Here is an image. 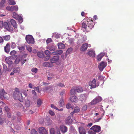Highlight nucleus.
<instances>
[{
  "label": "nucleus",
  "mask_w": 134,
  "mask_h": 134,
  "mask_svg": "<svg viewBox=\"0 0 134 134\" xmlns=\"http://www.w3.org/2000/svg\"><path fill=\"white\" fill-rule=\"evenodd\" d=\"M38 131L40 134H48L47 131L43 127H40L38 129Z\"/></svg>",
  "instance_id": "ddd939ff"
},
{
  "label": "nucleus",
  "mask_w": 134,
  "mask_h": 134,
  "mask_svg": "<svg viewBox=\"0 0 134 134\" xmlns=\"http://www.w3.org/2000/svg\"><path fill=\"white\" fill-rule=\"evenodd\" d=\"M60 130L63 133H64L66 132L67 130V127L65 126L62 125L60 126L59 127Z\"/></svg>",
  "instance_id": "dca6fc26"
},
{
  "label": "nucleus",
  "mask_w": 134,
  "mask_h": 134,
  "mask_svg": "<svg viewBox=\"0 0 134 134\" xmlns=\"http://www.w3.org/2000/svg\"><path fill=\"white\" fill-rule=\"evenodd\" d=\"M5 0H2L0 2V5L1 6H3L5 2Z\"/></svg>",
  "instance_id": "13d9d810"
},
{
  "label": "nucleus",
  "mask_w": 134,
  "mask_h": 134,
  "mask_svg": "<svg viewBox=\"0 0 134 134\" xmlns=\"http://www.w3.org/2000/svg\"><path fill=\"white\" fill-rule=\"evenodd\" d=\"M52 41V40L51 38H48L46 40V43L48 44L51 42Z\"/></svg>",
  "instance_id": "052dcab7"
},
{
  "label": "nucleus",
  "mask_w": 134,
  "mask_h": 134,
  "mask_svg": "<svg viewBox=\"0 0 134 134\" xmlns=\"http://www.w3.org/2000/svg\"><path fill=\"white\" fill-rule=\"evenodd\" d=\"M47 49L50 51H54L55 50L56 47L54 43H51L47 47Z\"/></svg>",
  "instance_id": "9d476101"
},
{
  "label": "nucleus",
  "mask_w": 134,
  "mask_h": 134,
  "mask_svg": "<svg viewBox=\"0 0 134 134\" xmlns=\"http://www.w3.org/2000/svg\"><path fill=\"white\" fill-rule=\"evenodd\" d=\"M88 47V44L85 43L83 44L81 46L80 48V50L81 51H85L86 50Z\"/></svg>",
  "instance_id": "a211bd4d"
},
{
  "label": "nucleus",
  "mask_w": 134,
  "mask_h": 134,
  "mask_svg": "<svg viewBox=\"0 0 134 134\" xmlns=\"http://www.w3.org/2000/svg\"><path fill=\"white\" fill-rule=\"evenodd\" d=\"M51 88L52 87L50 86L46 87L43 89V91L44 92H47L48 90L51 89Z\"/></svg>",
  "instance_id": "a19ab883"
},
{
  "label": "nucleus",
  "mask_w": 134,
  "mask_h": 134,
  "mask_svg": "<svg viewBox=\"0 0 134 134\" xmlns=\"http://www.w3.org/2000/svg\"><path fill=\"white\" fill-rule=\"evenodd\" d=\"M57 45L59 49H64L65 48L64 44L62 43H58Z\"/></svg>",
  "instance_id": "bb28decb"
},
{
  "label": "nucleus",
  "mask_w": 134,
  "mask_h": 134,
  "mask_svg": "<svg viewBox=\"0 0 134 134\" xmlns=\"http://www.w3.org/2000/svg\"><path fill=\"white\" fill-rule=\"evenodd\" d=\"M87 54L88 55L92 57H95L96 55L95 51L93 50L90 51Z\"/></svg>",
  "instance_id": "aec40b11"
},
{
  "label": "nucleus",
  "mask_w": 134,
  "mask_h": 134,
  "mask_svg": "<svg viewBox=\"0 0 134 134\" xmlns=\"http://www.w3.org/2000/svg\"><path fill=\"white\" fill-rule=\"evenodd\" d=\"M56 85L57 86H59L60 87H62L64 86V85L63 84L61 83H59L58 84H57Z\"/></svg>",
  "instance_id": "864d4df0"
},
{
  "label": "nucleus",
  "mask_w": 134,
  "mask_h": 134,
  "mask_svg": "<svg viewBox=\"0 0 134 134\" xmlns=\"http://www.w3.org/2000/svg\"><path fill=\"white\" fill-rule=\"evenodd\" d=\"M4 42L3 37L0 36V44H3Z\"/></svg>",
  "instance_id": "4d7b16f0"
},
{
  "label": "nucleus",
  "mask_w": 134,
  "mask_h": 134,
  "mask_svg": "<svg viewBox=\"0 0 134 134\" xmlns=\"http://www.w3.org/2000/svg\"><path fill=\"white\" fill-rule=\"evenodd\" d=\"M88 85L91 86V88H96L97 86L96 79H94L92 81H90L88 83Z\"/></svg>",
  "instance_id": "6e6552de"
},
{
  "label": "nucleus",
  "mask_w": 134,
  "mask_h": 134,
  "mask_svg": "<svg viewBox=\"0 0 134 134\" xmlns=\"http://www.w3.org/2000/svg\"><path fill=\"white\" fill-rule=\"evenodd\" d=\"M50 53V52L48 50H46L44 51L45 54L47 55H48Z\"/></svg>",
  "instance_id": "680f3d73"
},
{
  "label": "nucleus",
  "mask_w": 134,
  "mask_h": 134,
  "mask_svg": "<svg viewBox=\"0 0 134 134\" xmlns=\"http://www.w3.org/2000/svg\"><path fill=\"white\" fill-rule=\"evenodd\" d=\"M26 49L30 52H31L32 51V47L29 46L26 47Z\"/></svg>",
  "instance_id": "5fc2aeb1"
},
{
  "label": "nucleus",
  "mask_w": 134,
  "mask_h": 134,
  "mask_svg": "<svg viewBox=\"0 0 134 134\" xmlns=\"http://www.w3.org/2000/svg\"><path fill=\"white\" fill-rule=\"evenodd\" d=\"M92 125V123H89L88 125H86V126L88 127V128H89Z\"/></svg>",
  "instance_id": "338daca9"
},
{
  "label": "nucleus",
  "mask_w": 134,
  "mask_h": 134,
  "mask_svg": "<svg viewBox=\"0 0 134 134\" xmlns=\"http://www.w3.org/2000/svg\"><path fill=\"white\" fill-rule=\"evenodd\" d=\"M32 94H34L33 98H36L37 97L36 92L34 90H32Z\"/></svg>",
  "instance_id": "37998d69"
},
{
  "label": "nucleus",
  "mask_w": 134,
  "mask_h": 134,
  "mask_svg": "<svg viewBox=\"0 0 134 134\" xmlns=\"http://www.w3.org/2000/svg\"><path fill=\"white\" fill-rule=\"evenodd\" d=\"M3 26L4 28H5L6 29H7L8 31H13V28L10 27L7 23L6 22H4L3 24Z\"/></svg>",
  "instance_id": "9b49d317"
},
{
  "label": "nucleus",
  "mask_w": 134,
  "mask_h": 134,
  "mask_svg": "<svg viewBox=\"0 0 134 134\" xmlns=\"http://www.w3.org/2000/svg\"><path fill=\"white\" fill-rule=\"evenodd\" d=\"M7 92H5L4 89H0V98L1 100L7 99L8 97Z\"/></svg>",
  "instance_id": "f03ea898"
},
{
  "label": "nucleus",
  "mask_w": 134,
  "mask_h": 134,
  "mask_svg": "<svg viewBox=\"0 0 134 134\" xmlns=\"http://www.w3.org/2000/svg\"><path fill=\"white\" fill-rule=\"evenodd\" d=\"M0 105L2 107H4V109L5 111L7 113L9 112L10 110V109L6 105L4 102H0Z\"/></svg>",
  "instance_id": "f8f14e48"
},
{
  "label": "nucleus",
  "mask_w": 134,
  "mask_h": 134,
  "mask_svg": "<svg viewBox=\"0 0 134 134\" xmlns=\"http://www.w3.org/2000/svg\"><path fill=\"white\" fill-rule=\"evenodd\" d=\"M13 96L15 99H18L20 100L23 98L22 93L19 91V89L16 88H15Z\"/></svg>",
  "instance_id": "f257e3e1"
},
{
  "label": "nucleus",
  "mask_w": 134,
  "mask_h": 134,
  "mask_svg": "<svg viewBox=\"0 0 134 134\" xmlns=\"http://www.w3.org/2000/svg\"><path fill=\"white\" fill-rule=\"evenodd\" d=\"M106 63L103 62H102L100 64L99 66H98L100 71H102L103 69L106 66Z\"/></svg>",
  "instance_id": "4468645a"
},
{
  "label": "nucleus",
  "mask_w": 134,
  "mask_h": 134,
  "mask_svg": "<svg viewBox=\"0 0 134 134\" xmlns=\"http://www.w3.org/2000/svg\"><path fill=\"white\" fill-rule=\"evenodd\" d=\"M20 71V68L19 67H18L14 68L13 70V72L15 73H19Z\"/></svg>",
  "instance_id": "c85d7f7f"
},
{
  "label": "nucleus",
  "mask_w": 134,
  "mask_h": 134,
  "mask_svg": "<svg viewBox=\"0 0 134 134\" xmlns=\"http://www.w3.org/2000/svg\"><path fill=\"white\" fill-rule=\"evenodd\" d=\"M27 59H26L25 60H23L21 61V64L22 65H23L24 63L25 62L27 61Z\"/></svg>",
  "instance_id": "774afa93"
},
{
  "label": "nucleus",
  "mask_w": 134,
  "mask_h": 134,
  "mask_svg": "<svg viewBox=\"0 0 134 134\" xmlns=\"http://www.w3.org/2000/svg\"><path fill=\"white\" fill-rule=\"evenodd\" d=\"M51 106L52 108L55 109L56 110H58V109L53 104H51Z\"/></svg>",
  "instance_id": "0e129e2a"
},
{
  "label": "nucleus",
  "mask_w": 134,
  "mask_h": 134,
  "mask_svg": "<svg viewBox=\"0 0 134 134\" xmlns=\"http://www.w3.org/2000/svg\"><path fill=\"white\" fill-rule=\"evenodd\" d=\"M3 39L5 41H8L9 40L10 38V36L9 35H7L5 36H3Z\"/></svg>",
  "instance_id": "f704fd0d"
},
{
  "label": "nucleus",
  "mask_w": 134,
  "mask_h": 134,
  "mask_svg": "<svg viewBox=\"0 0 134 134\" xmlns=\"http://www.w3.org/2000/svg\"><path fill=\"white\" fill-rule=\"evenodd\" d=\"M31 70L32 72L36 73L38 69L36 68H33Z\"/></svg>",
  "instance_id": "8fccbe9b"
},
{
  "label": "nucleus",
  "mask_w": 134,
  "mask_h": 134,
  "mask_svg": "<svg viewBox=\"0 0 134 134\" xmlns=\"http://www.w3.org/2000/svg\"><path fill=\"white\" fill-rule=\"evenodd\" d=\"M86 97L84 95H81L80 96V99L81 101H83L86 99Z\"/></svg>",
  "instance_id": "ea45409f"
},
{
  "label": "nucleus",
  "mask_w": 134,
  "mask_h": 134,
  "mask_svg": "<svg viewBox=\"0 0 134 134\" xmlns=\"http://www.w3.org/2000/svg\"><path fill=\"white\" fill-rule=\"evenodd\" d=\"M50 134H55L54 129L53 128H51L50 130Z\"/></svg>",
  "instance_id": "49530a36"
},
{
  "label": "nucleus",
  "mask_w": 134,
  "mask_h": 134,
  "mask_svg": "<svg viewBox=\"0 0 134 134\" xmlns=\"http://www.w3.org/2000/svg\"><path fill=\"white\" fill-rule=\"evenodd\" d=\"M16 47V45L15 43L14 42H12L11 43V47L12 49H14Z\"/></svg>",
  "instance_id": "4c0bfd02"
},
{
  "label": "nucleus",
  "mask_w": 134,
  "mask_h": 134,
  "mask_svg": "<svg viewBox=\"0 0 134 134\" xmlns=\"http://www.w3.org/2000/svg\"><path fill=\"white\" fill-rule=\"evenodd\" d=\"M34 90H35L36 91H37L38 92H40L39 91V88L38 87H35L34 88Z\"/></svg>",
  "instance_id": "69168bd1"
},
{
  "label": "nucleus",
  "mask_w": 134,
  "mask_h": 134,
  "mask_svg": "<svg viewBox=\"0 0 134 134\" xmlns=\"http://www.w3.org/2000/svg\"><path fill=\"white\" fill-rule=\"evenodd\" d=\"M37 56L40 58H43L44 56V54L43 51H39L37 53Z\"/></svg>",
  "instance_id": "c756f323"
},
{
  "label": "nucleus",
  "mask_w": 134,
  "mask_h": 134,
  "mask_svg": "<svg viewBox=\"0 0 134 134\" xmlns=\"http://www.w3.org/2000/svg\"><path fill=\"white\" fill-rule=\"evenodd\" d=\"M70 100L73 102H77L78 100L77 97L75 96H72L70 98Z\"/></svg>",
  "instance_id": "412c9836"
},
{
  "label": "nucleus",
  "mask_w": 134,
  "mask_h": 134,
  "mask_svg": "<svg viewBox=\"0 0 134 134\" xmlns=\"http://www.w3.org/2000/svg\"><path fill=\"white\" fill-rule=\"evenodd\" d=\"M8 8H10V10L12 11H17L18 10V7L17 5H12L11 7H6V9Z\"/></svg>",
  "instance_id": "6ab92c4d"
},
{
  "label": "nucleus",
  "mask_w": 134,
  "mask_h": 134,
  "mask_svg": "<svg viewBox=\"0 0 134 134\" xmlns=\"http://www.w3.org/2000/svg\"><path fill=\"white\" fill-rule=\"evenodd\" d=\"M25 105L26 106L28 107L30 105V101L28 100H25Z\"/></svg>",
  "instance_id": "e433bc0d"
},
{
  "label": "nucleus",
  "mask_w": 134,
  "mask_h": 134,
  "mask_svg": "<svg viewBox=\"0 0 134 134\" xmlns=\"http://www.w3.org/2000/svg\"><path fill=\"white\" fill-rule=\"evenodd\" d=\"M75 89L76 92H81L83 91L82 88L81 87H75Z\"/></svg>",
  "instance_id": "7c9ffc66"
},
{
  "label": "nucleus",
  "mask_w": 134,
  "mask_h": 134,
  "mask_svg": "<svg viewBox=\"0 0 134 134\" xmlns=\"http://www.w3.org/2000/svg\"><path fill=\"white\" fill-rule=\"evenodd\" d=\"M42 101L40 99H39L37 100V104L38 107H40L42 104Z\"/></svg>",
  "instance_id": "58836bf2"
},
{
  "label": "nucleus",
  "mask_w": 134,
  "mask_h": 134,
  "mask_svg": "<svg viewBox=\"0 0 134 134\" xmlns=\"http://www.w3.org/2000/svg\"><path fill=\"white\" fill-rule=\"evenodd\" d=\"M10 22L11 24L13 25L14 29H15L16 30L17 29V26L16 25V23L15 20L13 19H11L10 20Z\"/></svg>",
  "instance_id": "393cba45"
},
{
  "label": "nucleus",
  "mask_w": 134,
  "mask_h": 134,
  "mask_svg": "<svg viewBox=\"0 0 134 134\" xmlns=\"http://www.w3.org/2000/svg\"><path fill=\"white\" fill-rule=\"evenodd\" d=\"M86 23L87 24L88 29H91L94 27V23L91 19L90 18L88 19L86 21Z\"/></svg>",
  "instance_id": "7ed1b4c3"
},
{
  "label": "nucleus",
  "mask_w": 134,
  "mask_h": 134,
  "mask_svg": "<svg viewBox=\"0 0 134 134\" xmlns=\"http://www.w3.org/2000/svg\"><path fill=\"white\" fill-rule=\"evenodd\" d=\"M82 26L83 28L86 29L87 28V24H86V21L85 23H83L82 24Z\"/></svg>",
  "instance_id": "c03bdc74"
},
{
  "label": "nucleus",
  "mask_w": 134,
  "mask_h": 134,
  "mask_svg": "<svg viewBox=\"0 0 134 134\" xmlns=\"http://www.w3.org/2000/svg\"><path fill=\"white\" fill-rule=\"evenodd\" d=\"M75 87H72L70 90V94L72 95H75L76 93Z\"/></svg>",
  "instance_id": "cd10ccee"
},
{
  "label": "nucleus",
  "mask_w": 134,
  "mask_h": 134,
  "mask_svg": "<svg viewBox=\"0 0 134 134\" xmlns=\"http://www.w3.org/2000/svg\"><path fill=\"white\" fill-rule=\"evenodd\" d=\"M16 52L15 51L13 50L10 52V54L11 55H14L16 54Z\"/></svg>",
  "instance_id": "603ef678"
},
{
  "label": "nucleus",
  "mask_w": 134,
  "mask_h": 134,
  "mask_svg": "<svg viewBox=\"0 0 134 134\" xmlns=\"http://www.w3.org/2000/svg\"><path fill=\"white\" fill-rule=\"evenodd\" d=\"M66 106L67 108L69 109L71 108L72 106L71 104L69 103H68L66 105Z\"/></svg>",
  "instance_id": "bf43d9fd"
},
{
  "label": "nucleus",
  "mask_w": 134,
  "mask_h": 134,
  "mask_svg": "<svg viewBox=\"0 0 134 134\" xmlns=\"http://www.w3.org/2000/svg\"><path fill=\"white\" fill-rule=\"evenodd\" d=\"M79 133L80 134H86L85 129L82 127L80 126L78 127Z\"/></svg>",
  "instance_id": "2eb2a0df"
},
{
  "label": "nucleus",
  "mask_w": 134,
  "mask_h": 134,
  "mask_svg": "<svg viewBox=\"0 0 134 134\" xmlns=\"http://www.w3.org/2000/svg\"><path fill=\"white\" fill-rule=\"evenodd\" d=\"M59 57L58 55H55L51 58L49 60L52 63H55L57 62L59 60Z\"/></svg>",
  "instance_id": "1a4fd4ad"
},
{
  "label": "nucleus",
  "mask_w": 134,
  "mask_h": 134,
  "mask_svg": "<svg viewBox=\"0 0 134 134\" xmlns=\"http://www.w3.org/2000/svg\"><path fill=\"white\" fill-rule=\"evenodd\" d=\"M21 59V58L20 57H17L15 60L14 62L15 64H18L20 61Z\"/></svg>",
  "instance_id": "c9c22d12"
},
{
  "label": "nucleus",
  "mask_w": 134,
  "mask_h": 134,
  "mask_svg": "<svg viewBox=\"0 0 134 134\" xmlns=\"http://www.w3.org/2000/svg\"><path fill=\"white\" fill-rule=\"evenodd\" d=\"M13 17L21 23L23 20V18L22 17L17 14L15 12L13 13Z\"/></svg>",
  "instance_id": "423d86ee"
},
{
  "label": "nucleus",
  "mask_w": 134,
  "mask_h": 134,
  "mask_svg": "<svg viewBox=\"0 0 134 134\" xmlns=\"http://www.w3.org/2000/svg\"><path fill=\"white\" fill-rule=\"evenodd\" d=\"M52 64L51 62H44L43 63L42 66L45 67H49L52 66Z\"/></svg>",
  "instance_id": "4be33fe9"
},
{
  "label": "nucleus",
  "mask_w": 134,
  "mask_h": 134,
  "mask_svg": "<svg viewBox=\"0 0 134 134\" xmlns=\"http://www.w3.org/2000/svg\"><path fill=\"white\" fill-rule=\"evenodd\" d=\"M10 5H15L16 4V2L14 0H10Z\"/></svg>",
  "instance_id": "6e6d98bb"
},
{
  "label": "nucleus",
  "mask_w": 134,
  "mask_h": 134,
  "mask_svg": "<svg viewBox=\"0 0 134 134\" xmlns=\"http://www.w3.org/2000/svg\"><path fill=\"white\" fill-rule=\"evenodd\" d=\"M87 109V106L86 105H85L82 108V110L85 111H86Z\"/></svg>",
  "instance_id": "e2e57ef3"
},
{
  "label": "nucleus",
  "mask_w": 134,
  "mask_h": 134,
  "mask_svg": "<svg viewBox=\"0 0 134 134\" xmlns=\"http://www.w3.org/2000/svg\"><path fill=\"white\" fill-rule=\"evenodd\" d=\"M49 113L50 115L52 116H53L55 115L54 113L52 110H49Z\"/></svg>",
  "instance_id": "3c124183"
},
{
  "label": "nucleus",
  "mask_w": 134,
  "mask_h": 134,
  "mask_svg": "<svg viewBox=\"0 0 134 134\" xmlns=\"http://www.w3.org/2000/svg\"><path fill=\"white\" fill-rule=\"evenodd\" d=\"M59 105L61 107H63L64 105V103L63 99L61 98L59 101Z\"/></svg>",
  "instance_id": "72a5a7b5"
},
{
  "label": "nucleus",
  "mask_w": 134,
  "mask_h": 134,
  "mask_svg": "<svg viewBox=\"0 0 134 134\" xmlns=\"http://www.w3.org/2000/svg\"><path fill=\"white\" fill-rule=\"evenodd\" d=\"M92 130L90 129L88 131V134H96V133L93 130Z\"/></svg>",
  "instance_id": "a18cd8bd"
},
{
  "label": "nucleus",
  "mask_w": 134,
  "mask_h": 134,
  "mask_svg": "<svg viewBox=\"0 0 134 134\" xmlns=\"http://www.w3.org/2000/svg\"><path fill=\"white\" fill-rule=\"evenodd\" d=\"M18 49L20 50H23L25 49V47L24 46H18Z\"/></svg>",
  "instance_id": "de8ad7c7"
},
{
  "label": "nucleus",
  "mask_w": 134,
  "mask_h": 134,
  "mask_svg": "<svg viewBox=\"0 0 134 134\" xmlns=\"http://www.w3.org/2000/svg\"><path fill=\"white\" fill-rule=\"evenodd\" d=\"M101 129V127L100 126L95 125L92 126L91 128L90 129L94 131L96 133L100 131Z\"/></svg>",
  "instance_id": "0eeeda50"
},
{
  "label": "nucleus",
  "mask_w": 134,
  "mask_h": 134,
  "mask_svg": "<svg viewBox=\"0 0 134 134\" xmlns=\"http://www.w3.org/2000/svg\"><path fill=\"white\" fill-rule=\"evenodd\" d=\"M63 51L61 50H58L57 51H55L54 52H53L52 53L54 55H61L63 53Z\"/></svg>",
  "instance_id": "a878e982"
},
{
  "label": "nucleus",
  "mask_w": 134,
  "mask_h": 134,
  "mask_svg": "<svg viewBox=\"0 0 134 134\" xmlns=\"http://www.w3.org/2000/svg\"><path fill=\"white\" fill-rule=\"evenodd\" d=\"M5 60L8 64L10 65L13 63V62L12 61L11 59L10 58H6L5 59Z\"/></svg>",
  "instance_id": "2f4dec72"
},
{
  "label": "nucleus",
  "mask_w": 134,
  "mask_h": 134,
  "mask_svg": "<svg viewBox=\"0 0 134 134\" xmlns=\"http://www.w3.org/2000/svg\"><path fill=\"white\" fill-rule=\"evenodd\" d=\"M72 51L73 49L71 47L68 48L66 52L65 55H66V57L67 56L68 54L71 53V52H72Z\"/></svg>",
  "instance_id": "473e14b6"
},
{
  "label": "nucleus",
  "mask_w": 134,
  "mask_h": 134,
  "mask_svg": "<svg viewBox=\"0 0 134 134\" xmlns=\"http://www.w3.org/2000/svg\"><path fill=\"white\" fill-rule=\"evenodd\" d=\"M104 54V53H102L98 55L97 57V60L99 61H100Z\"/></svg>",
  "instance_id": "b1692460"
},
{
  "label": "nucleus",
  "mask_w": 134,
  "mask_h": 134,
  "mask_svg": "<svg viewBox=\"0 0 134 134\" xmlns=\"http://www.w3.org/2000/svg\"><path fill=\"white\" fill-rule=\"evenodd\" d=\"M26 40L29 43L34 44V39L32 36L30 35H27L26 36Z\"/></svg>",
  "instance_id": "20e7f679"
},
{
  "label": "nucleus",
  "mask_w": 134,
  "mask_h": 134,
  "mask_svg": "<svg viewBox=\"0 0 134 134\" xmlns=\"http://www.w3.org/2000/svg\"><path fill=\"white\" fill-rule=\"evenodd\" d=\"M72 122V120L71 119V117L70 116H69L67 118L66 122V124L68 125L71 124Z\"/></svg>",
  "instance_id": "5701e85b"
},
{
  "label": "nucleus",
  "mask_w": 134,
  "mask_h": 134,
  "mask_svg": "<svg viewBox=\"0 0 134 134\" xmlns=\"http://www.w3.org/2000/svg\"><path fill=\"white\" fill-rule=\"evenodd\" d=\"M31 134H38L37 131L34 129H32L31 131Z\"/></svg>",
  "instance_id": "09e8293b"
},
{
  "label": "nucleus",
  "mask_w": 134,
  "mask_h": 134,
  "mask_svg": "<svg viewBox=\"0 0 134 134\" xmlns=\"http://www.w3.org/2000/svg\"><path fill=\"white\" fill-rule=\"evenodd\" d=\"M102 100L101 97L99 96L96 97L91 102V105H94L100 102Z\"/></svg>",
  "instance_id": "39448f33"
},
{
  "label": "nucleus",
  "mask_w": 134,
  "mask_h": 134,
  "mask_svg": "<svg viewBox=\"0 0 134 134\" xmlns=\"http://www.w3.org/2000/svg\"><path fill=\"white\" fill-rule=\"evenodd\" d=\"M10 43H8L4 47V51L7 53H9L10 51Z\"/></svg>",
  "instance_id": "f3484780"
},
{
  "label": "nucleus",
  "mask_w": 134,
  "mask_h": 134,
  "mask_svg": "<svg viewBox=\"0 0 134 134\" xmlns=\"http://www.w3.org/2000/svg\"><path fill=\"white\" fill-rule=\"evenodd\" d=\"M80 110V108L79 107H77L75 108L74 111L75 113H77L79 112Z\"/></svg>",
  "instance_id": "79ce46f5"
}]
</instances>
